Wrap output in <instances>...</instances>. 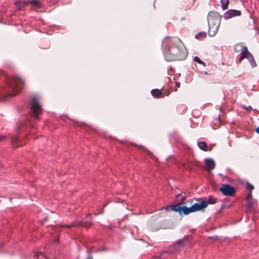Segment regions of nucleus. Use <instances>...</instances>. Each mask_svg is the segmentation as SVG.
<instances>
[{
  "mask_svg": "<svg viewBox=\"0 0 259 259\" xmlns=\"http://www.w3.org/2000/svg\"><path fill=\"white\" fill-rule=\"evenodd\" d=\"M162 50L167 61L183 60L187 56V49L178 37H165L162 43Z\"/></svg>",
  "mask_w": 259,
  "mask_h": 259,
  "instance_id": "obj_1",
  "label": "nucleus"
},
{
  "mask_svg": "<svg viewBox=\"0 0 259 259\" xmlns=\"http://www.w3.org/2000/svg\"><path fill=\"white\" fill-rule=\"evenodd\" d=\"M188 202L191 204L189 207L186 206H181V204L180 203L172 205L171 209L174 211L178 212L180 214L187 215L196 211H204V209L206 208V203L203 200L193 203V200L190 199L188 200Z\"/></svg>",
  "mask_w": 259,
  "mask_h": 259,
  "instance_id": "obj_2",
  "label": "nucleus"
},
{
  "mask_svg": "<svg viewBox=\"0 0 259 259\" xmlns=\"http://www.w3.org/2000/svg\"><path fill=\"white\" fill-rule=\"evenodd\" d=\"M24 86V80L16 76L7 80L5 91L7 92L8 96L14 97L22 91Z\"/></svg>",
  "mask_w": 259,
  "mask_h": 259,
  "instance_id": "obj_3",
  "label": "nucleus"
},
{
  "mask_svg": "<svg viewBox=\"0 0 259 259\" xmlns=\"http://www.w3.org/2000/svg\"><path fill=\"white\" fill-rule=\"evenodd\" d=\"M222 16L217 12H210L207 16L208 24V33L210 36H214L218 32Z\"/></svg>",
  "mask_w": 259,
  "mask_h": 259,
  "instance_id": "obj_4",
  "label": "nucleus"
},
{
  "mask_svg": "<svg viewBox=\"0 0 259 259\" xmlns=\"http://www.w3.org/2000/svg\"><path fill=\"white\" fill-rule=\"evenodd\" d=\"M38 100V98L36 96L32 97L31 98V114L36 119L38 118V116L42 111V108Z\"/></svg>",
  "mask_w": 259,
  "mask_h": 259,
  "instance_id": "obj_5",
  "label": "nucleus"
},
{
  "mask_svg": "<svg viewBox=\"0 0 259 259\" xmlns=\"http://www.w3.org/2000/svg\"><path fill=\"white\" fill-rule=\"evenodd\" d=\"M240 55L241 56L238 60L239 63H240L244 59H247L253 68L256 66V63L253 56L248 51L247 47H244L243 51L241 52Z\"/></svg>",
  "mask_w": 259,
  "mask_h": 259,
  "instance_id": "obj_6",
  "label": "nucleus"
},
{
  "mask_svg": "<svg viewBox=\"0 0 259 259\" xmlns=\"http://www.w3.org/2000/svg\"><path fill=\"white\" fill-rule=\"evenodd\" d=\"M220 192L224 195L232 196L236 192L235 188L229 184H224L220 188Z\"/></svg>",
  "mask_w": 259,
  "mask_h": 259,
  "instance_id": "obj_7",
  "label": "nucleus"
},
{
  "mask_svg": "<svg viewBox=\"0 0 259 259\" xmlns=\"http://www.w3.org/2000/svg\"><path fill=\"white\" fill-rule=\"evenodd\" d=\"M240 15L241 12L240 11L230 9L225 12L224 17L226 19H228L233 17L238 16Z\"/></svg>",
  "mask_w": 259,
  "mask_h": 259,
  "instance_id": "obj_8",
  "label": "nucleus"
},
{
  "mask_svg": "<svg viewBox=\"0 0 259 259\" xmlns=\"http://www.w3.org/2000/svg\"><path fill=\"white\" fill-rule=\"evenodd\" d=\"M149 227L151 231H156L162 227V225L159 222L151 220L149 223Z\"/></svg>",
  "mask_w": 259,
  "mask_h": 259,
  "instance_id": "obj_9",
  "label": "nucleus"
},
{
  "mask_svg": "<svg viewBox=\"0 0 259 259\" xmlns=\"http://www.w3.org/2000/svg\"><path fill=\"white\" fill-rule=\"evenodd\" d=\"M205 164L206 165V169L208 170L213 169L215 167L214 161L210 158L206 159L205 160Z\"/></svg>",
  "mask_w": 259,
  "mask_h": 259,
  "instance_id": "obj_10",
  "label": "nucleus"
},
{
  "mask_svg": "<svg viewBox=\"0 0 259 259\" xmlns=\"http://www.w3.org/2000/svg\"><path fill=\"white\" fill-rule=\"evenodd\" d=\"M61 227H65L70 228L71 227H83V222L81 221H75L70 224L60 226Z\"/></svg>",
  "mask_w": 259,
  "mask_h": 259,
  "instance_id": "obj_11",
  "label": "nucleus"
},
{
  "mask_svg": "<svg viewBox=\"0 0 259 259\" xmlns=\"http://www.w3.org/2000/svg\"><path fill=\"white\" fill-rule=\"evenodd\" d=\"M189 237V236H185V237L181 240H180L178 241L175 245L174 247L175 249L179 251L180 250L182 247H183V243L185 241L187 238Z\"/></svg>",
  "mask_w": 259,
  "mask_h": 259,
  "instance_id": "obj_12",
  "label": "nucleus"
},
{
  "mask_svg": "<svg viewBox=\"0 0 259 259\" xmlns=\"http://www.w3.org/2000/svg\"><path fill=\"white\" fill-rule=\"evenodd\" d=\"M151 95L155 98H159L162 95V92L161 90L158 89H153L151 91Z\"/></svg>",
  "mask_w": 259,
  "mask_h": 259,
  "instance_id": "obj_13",
  "label": "nucleus"
},
{
  "mask_svg": "<svg viewBox=\"0 0 259 259\" xmlns=\"http://www.w3.org/2000/svg\"><path fill=\"white\" fill-rule=\"evenodd\" d=\"M218 199L212 196L209 197L206 200H203L206 203V207L208 204H213L217 202Z\"/></svg>",
  "mask_w": 259,
  "mask_h": 259,
  "instance_id": "obj_14",
  "label": "nucleus"
},
{
  "mask_svg": "<svg viewBox=\"0 0 259 259\" xmlns=\"http://www.w3.org/2000/svg\"><path fill=\"white\" fill-rule=\"evenodd\" d=\"M27 5V2H21L19 1H16L15 2V6L16 8L19 10H22L23 8L25 7V6Z\"/></svg>",
  "mask_w": 259,
  "mask_h": 259,
  "instance_id": "obj_15",
  "label": "nucleus"
},
{
  "mask_svg": "<svg viewBox=\"0 0 259 259\" xmlns=\"http://www.w3.org/2000/svg\"><path fill=\"white\" fill-rule=\"evenodd\" d=\"M247 207L248 211H251L254 208V203L251 200H247Z\"/></svg>",
  "mask_w": 259,
  "mask_h": 259,
  "instance_id": "obj_16",
  "label": "nucleus"
},
{
  "mask_svg": "<svg viewBox=\"0 0 259 259\" xmlns=\"http://www.w3.org/2000/svg\"><path fill=\"white\" fill-rule=\"evenodd\" d=\"M198 147L202 150L204 151H207V146L205 142H199L198 143Z\"/></svg>",
  "mask_w": 259,
  "mask_h": 259,
  "instance_id": "obj_17",
  "label": "nucleus"
},
{
  "mask_svg": "<svg viewBox=\"0 0 259 259\" xmlns=\"http://www.w3.org/2000/svg\"><path fill=\"white\" fill-rule=\"evenodd\" d=\"M222 9L225 10L228 9L229 0H221Z\"/></svg>",
  "mask_w": 259,
  "mask_h": 259,
  "instance_id": "obj_18",
  "label": "nucleus"
},
{
  "mask_svg": "<svg viewBox=\"0 0 259 259\" xmlns=\"http://www.w3.org/2000/svg\"><path fill=\"white\" fill-rule=\"evenodd\" d=\"M244 46H242L241 44H236L234 47V50L235 52H238L240 51H243Z\"/></svg>",
  "mask_w": 259,
  "mask_h": 259,
  "instance_id": "obj_19",
  "label": "nucleus"
},
{
  "mask_svg": "<svg viewBox=\"0 0 259 259\" xmlns=\"http://www.w3.org/2000/svg\"><path fill=\"white\" fill-rule=\"evenodd\" d=\"M206 37V33L205 32H201L195 35V38L198 39H201Z\"/></svg>",
  "mask_w": 259,
  "mask_h": 259,
  "instance_id": "obj_20",
  "label": "nucleus"
},
{
  "mask_svg": "<svg viewBox=\"0 0 259 259\" xmlns=\"http://www.w3.org/2000/svg\"><path fill=\"white\" fill-rule=\"evenodd\" d=\"M194 60L200 64H202L204 66H205V63L201 61L200 59L197 56H195L194 57Z\"/></svg>",
  "mask_w": 259,
  "mask_h": 259,
  "instance_id": "obj_21",
  "label": "nucleus"
},
{
  "mask_svg": "<svg viewBox=\"0 0 259 259\" xmlns=\"http://www.w3.org/2000/svg\"><path fill=\"white\" fill-rule=\"evenodd\" d=\"M92 225V223L89 221H86L84 223L83 222V227L86 228L87 229H88L90 228Z\"/></svg>",
  "mask_w": 259,
  "mask_h": 259,
  "instance_id": "obj_22",
  "label": "nucleus"
},
{
  "mask_svg": "<svg viewBox=\"0 0 259 259\" xmlns=\"http://www.w3.org/2000/svg\"><path fill=\"white\" fill-rule=\"evenodd\" d=\"M30 4L32 5L35 6H39V2L37 1H28L27 2V4Z\"/></svg>",
  "mask_w": 259,
  "mask_h": 259,
  "instance_id": "obj_23",
  "label": "nucleus"
},
{
  "mask_svg": "<svg viewBox=\"0 0 259 259\" xmlns=\"http://www.w3.org/2000/svg\"><path fill=\"white\" fill-rule=\"evenodd\" d=\"M246 189H249L250 190V192L254 189V187L253 185H251L249 183H247L246 186Z\"/></svg>",
  "mask_w": 259,
  "mask_h": 259,
  "instance_id": "obj_24",
  "label": "nucleus"
},
{
  "mask_svg": "<svg viewBox=\"0 0 259 259\" xmlns=\"http://www.w3.org/2000/svg\"><path fill=\"white\" fill-rule=\"evenodd\" d=\"M39 256H41L42 257H44V255H43V254H42L41 252H39V254H38V253H35V254L34 255L33 257H34V258H35V259H37V258L39 257Z\"/></svg>",
  "mask_w": 259,
  "mask_h": 259,
  "instance_id": "obj_25",
  "label": "nucleus"
},
{
  "mask_svg": "<svg viewBox=\"0 0 259 259\" xmlns=\"http://www.w3.org/2000/svg\"><path fill=\"white\" fill-rule=\"evenodd\" d=\"M251 197H252L251 192H250V193L246 196V200H247V201L251 200Z\"/></svg>",
  "mask_w": 259,
  "mask_h": 259,
  "instance_id": "obj_26",
  "label": "nucleus"
},
{
  "mask_svg": "<svg viewBox=\"0 0 259 259\" xmlns=\"http://www.w3.org/2000/svg\"><path fill=\"white\" fill-rule=\"evenodd\" d=\"M6 139V137L4 135H0V142L4 141Z\"/></svg>",
  "mask_w": 259,
  "mask_h": 259,
  "instance_id": "obj_27",
  "label": "nucleus"
},
{
  "mask_svg": "<svg viewBox=\"0 0 259 259\" xmlns=\"http://www.w3.org/2000/svg\"><path fill=\"white\" fill-rule=\"evenodd\" d=\"M255 132L259 134V126L255 128Z\"/></svg>",
  "mask_w": 259,
  "mask_h": 259,
  "instance_id": "obj_28",
  "label": "nucleus"
},
{
  "mask_svg": "<svg viewBox=\"0 0 259 259\" xmlns=\"http://www.w3.org/2000/svg\"><path fill=\"white\" fill-rule=\"evenodd\" d=\"M3 244L0 243V249L3 247Z\"/></svg>",
  "mask_w": 259,
  "mask_h": 259,
  "instance_id": "obj_29",
  "label": "nucleus"
},
{
  "mask_svg": "<svg viewBox=\"0 0 259 259\" xmlns=\"http://www.w3.org/2000/svg\"><path fill=\"white\" fill-rule=\"evenodd\" d=\"M176 84H177V86H178L179 87H180V83H177Z\"/></svg>",
  "mask_w": 259,
  "mask_h": 259,
  "instance_id": "obj_30",
  "label": "nucleus"
},
{
  "mask_svg": "<svg viewBox=\"0 0 259 259\" xmlns=\"http://www.w3.org/2000/svg\"><path fill=\"white\" fill-rule=\"evenodd\" d=\"M59 240V238H57L56 240H55V241H58Z\"/></svg>",
  "mask_w": 259,
  "mask_h": 259,
  "instance_id": "obj_31",
  "label": "nucleus"
}]
</instances>
